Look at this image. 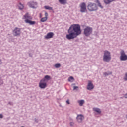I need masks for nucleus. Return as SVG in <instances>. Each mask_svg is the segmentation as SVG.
Instances as JSON below:
<instances>
[{
	"label": "nucleus",
	"instance_id": "nucleus-8",
	"mask_svg": "<svg viewBox=\"0 0 127 127\" xmlns=\"http://www.w3.org/2000/svg\"><path fill=\"white\" fill-rule=\"evenodd\" d=\"M27 4L29 7L33 8L34 9H35V8H37V2L34 1H30V2H28Z\"/></svg>",
	"mask_w": 127,
	"mask_h": 127
},
{
	"label": "nucleus",
	"instance_id": "nucleus-36",
	"mask_svg": "<svg viewBox=\"0 0 127 127\" xmlns=\"http://www.w3.org/2000/svg\"><path fill=\"white\" fill-rule=\"evenodd\" d=\"M29 55L30 57H32V54H29Z\"/></svg>",
	"mask_w": 127,
	"mask_h": 127
},
{
	"label": "nucleus",
	"instance_id": "nucleus-4",
	"mask_svg": "<svg viewBox=\"0 0 127 127\" xmlns=\"http://www.w3.org/2000/svg\"><path fill=\"white\" fill-rule=\"evenodd\" d=\"M93 32V28L92 27L87 26L84 29V34L85 36H90Z\"/></svg>",
	"mask_w": 127,
	"mask_h": 127
},
{
	"label": "nucleus",
	"instance_id": "nucleus-25",
	"mask_svg": "<svg viewBox=\"0 0 127 127\" xmlns=\"http://www.w3.org/2000/svg\"><path fill=\"white\" fill-rule=\"evenodd\" d=\"M124 81H127V72H126L125 74V76H124Z\"/></svg>",
	"mask_w": 127,
	"mask_h": 127
},
{
	"label": "nucleus",
	"instance_id": "nucleus-17",
	"mask_svg": "<svg viewBox=\"0 0 127 127\" xmlns=\"http://www.w3.org/2000/svg\"><path fill=\"white\" fill-rule=\"evenodd\" d=\"M93 111H94V112H96L97 114H101V113H102V112L101 111V109L98 108H94Z\"/></svg>",
	"mask_w": 127,
	"mask_h": 127
},
{
	"label": "nucleus",
	"instance_id": "nucleus-1",
	"mask_svg": "<svg viewBox=\"0 0 127 127\" xmlns=\"http://www.w3.org/2000/svg\"><path fill=\"white\" fill-rule=\"evenodd\" d=\"M67 32L68 34L66 35V38L68 40L74 39L82 33L81 26L78 24H72L69 27Z\"/></svg>",
	"mask_w": 127,
	"mask_h": 127
},
{
	"label": "nucleus",
	"instance_id": "nucleus-28",
	"mask_svg": "<svg viewBox=\"0 0 127 127\" xmlns=\"http://www.w3.org/2000/svg\"><path fill=\"white\" fill-rule=\"evenodd\" d=\"M79 87L78 86H73V90L75 91V90H78L77 89H78Z\"/></svg>",
	"mask_w": 127,
	"mask_h": 127
},
{
	"label": "nucleus",
	"instance_id": "nucleus-30",
	"mask_svg": "<svg viewBox=\"0 0 127 127\" xmlns=\"http://www.w3.org/2000/svg\"><path fill=\"white\" fill-rule=\"evenodd\" d=\"M3 84V81L2 80L0 79V85H2Z\"/></svg>",
	"mask_w": 127,
	"mask_h": 127
},
{
	"label": "nucleus",
	"instance_id": "nucleus-11",
	"mask_svg": "<svg viewBox=\"0 0 127 127\" xmlns=\"http://www.w3.org/2000/svg\"><path fill=\"white\" fill-rule=\"evenodd\" d=\"M53 35H54V33L53 32H49L47 34L46 36H45V39H49L50 38H52L53 37Z\"/></svg>",
	"mask_w": 127,
	"mask_h": 127
},
{
	"label": "nucleus",
	"instance_id": "nucleus-37",
	"mask_svg": "<svg viewBox=\"0 0 127 127\" xmlns=\"http://www.w3.org/2000/svg\"><path fill=\"white\" fill-rule=\"evenodd\" d=\"M1 63H2V62H1V60L0 59V65L1 64Z\"/></svg>",
	"mask_w": 127,
	"mask_h": 127
},
{
	"label": "nucleus",
	"instance_id": "nucleus-22",
	"mask_svg": "<svg viewBox=\"0 0 127 127\" xmlns=\"http://www.w3.org/2000/svg\"><path fill=\"white\" fill-rule=\"evenodd\" d=\"M74 81V77L73 76H70L68 78L69 82H73Z\"/></svg>",
	"mask_w": 127,
	"mask_h": 127
},
{
	"label": "nucleus",
	"instance_id": "nucleus-31",
	"mask_svg": "<svg viewBox=\"0 0 127 127\" xmlns=\"http://www.w3.org/2000/svg\"><path fill=\"white\" fill-rule=\"evenodd\" d=\"M8 105H10V106H12L13 105V103H12V102H9Z\"/></svg>",
	"mask_w": 127,
	"mask_h": 127
},
{
	"label": "nucleus",
	"instance_id": "nucleus-2",
	"mask_svg": "<svg viewBox=\"0 0 127 127\" xmlns=\"http://www.w3.org/2000/svg\"><path fill=\"white\" fill-rule=\"evenodd\" d=\"M112 57H111V53L108 51L105 50L104 52L103 56V60L104 62H110Z\"/></svg>",
	"mask_w": 127,
	"mask_h": 127
},
{
	"label": "nucleus",
	"instance_id": "nucleus-21",
	"mask_svg": "<svg viewBox=\"0 0 127 127\" xmlns=\"http://www.w3.org/2000/svg\"><path fill=\"white\" fill-rule=\"evenodd\" d=\"M46 20H47V17H46L42 18L41 19V22H45V21H46Z\"/></svg>",
	"mask_w": 127,
	"mask_h": 127
},
{
	"label": "nucleus",
	"instance_id": "nucleus-26",
	"mask_svg": "<svg viewBox=\"0 0 127 127\" xmlns=\"http://www.w3.org/2000/svg\"><path fill=\"white\" fill-rule=\"evenodd\" d=\"M104 75L105 76H109V75H112V72H109V73L104 72Z\"/></svg>",
	"mask_w": 127,
	"mask_h": 127
},
{
	"label": "nucleus",
	"instance_id": "nucleus-38",
	"mask_svg": "<svg viewBox=\"0 0 127 127\" xmlns=\"http://www.w3.org/2000/svg\"><path fill=\"white\" fill-rule=\"evenodd\" d=\"M126 119H127V114L126 116Z\"/></svg>",
	"mask_w": 127,
	"mask_h": 127
},
{
	"label": "nucleus",
	"instance_id": "nucleus-12",
	"mask_svg": "<svg viewBox=\"0 0 127 127\" xmlns=\"http://www.w3.org/2000/svg\"><path fill=\"white\" fill-rule=\"evenodd\" d=\"M25 22H26V23H29L30 25H34V24H35V21H31L28 19H26Z\"/></svg>",
	"mask_w": 127,
	"mask_h": 127
},
{
	"label": "nucleus",
	"instance_id": "nucleus-3",
	"mask_svg": "<svg viewBox=\"0 0 127 127\" xmlns=\"http://www.w3.org/2000/svg\"><path fill=\"white\" fill-rule=\"evenodd\" d=\"M89 11H96L98 10V6L95 3L89 2L87 5Z\"/></svg>",
	"mask_w": 127,
	"mask_h": 127
},
{
	"label": "nucleus",
	"instance_id": "nucleus-5",
	"mask_svg": "<svg viewBox=\"0 0 127 127\" xmlns=\"http://www.w3.org/2000/svg\"><path fill=\"white\" fill-rule=\"evenodd\" d=\"M79 7L80 8V11L81 12V13H85V12H87V7L86 6V3H81L79 5Z\"/></svg>",
	"mask_w": 127,
	"mask_h": 127
},
{
	"label": "nucleus",
	"instance_id": "nucleus-13",
	"mask_svg": "<svg viewBox=\"0 0 127 127\" xmlns=\"http://www.w3.org/2000/svg\"><path fill=\"white\" fill-rule=\"evenodd\" d=\"M83 116L82 115H78L76 117V120L78 122V123H81L82 121H83Z\"/></svg>",
	"mask_w": 127,
	"mask_h": 127
},
{
	"label": "nucleus",
	"instance_id": "nucleus-29",
	"mask_svg": "<svg viewBox=\"0 0 127 127\" xmlns=\"http://www.w3.org/2000/svg\"><path fill=\"white\" fill-rule=\"evenodd\" d=\"M74 122H70V126H71V127H73V126H74Z\"/></svg>",
	"mask_w": 127,
	"mask_h": 127
},
{
	"label": "nucleus",
	"instance_id": "nucleus-9",
	"mask_svg": "<svg viewBox=\"0 0 127 127\" xmlns=\"http://www.w3.org/2000/svg\"><path fill=\"white\" fill-rule=\"evenodd\" d=\"M47 84L45 83V79L41 80L39 83V87L41 89H45L46 88Z\"/></svg>",
	"mask_w": 127,
	"mask_h": 127
},
{
	"label": "nucleus",
	"instance_id": "nucleus-14",
	"mask_svg": "<svg viewBox=\"0 0 127 127\" xmlns=\"http://www.w3.org/2000/svg\"><path fill=\"white\" fill-rule=\"evenodd\" d=\"M95 2L96 3H97V6H98V7H100V8H101V9H103V8H104V7L102 6V4H101V2H100V1H99V0H96Z\"/></svg>",
	"mask_w": 127,
	"mask_h": 127
},
{
	"label": "nucleus",
	"instance_id": "nucleus-35",
	"mask_svg": "<svg viewBox=\"0 0 127 127\" xmlns=\"http://www.w3.org/2000/svg\"><path fill=\"white\" fill-rule=\"evenodd\" d=\"M124 98H125V99H127V93H126V94H125V95H124Z\"/></svg>",
	"mask_w": 127,
	"mask_h": 127
},
{
	"label": "nucleus",
	"instance_id": "nucleus-15",
	"mask_svg": "<svg viewBox=\"0 0 127 127\" xmlns=\"http://www.w3.org/2000/svg\"><path fill=\"white\" fill-rule=\"evenodd\" d=\"M116 0H103V1L105 4H110V3L115 1Z\"/></svg>",
	"mask_w": 127,
	"mask_h": 127
},
{
	"label": "nucleus",
	"instance_id": "nucleus-16",
	"mask_svg": "<svg viewBox=\"0 0 127 127\" xmlns=\"http://www.w3.org/2000/svg\"><path fill=\"white\" fill-rule=\"evenodd\" d=\"M59 2L61 4H63L64 5L67 3V0H59Z\"/></svg>",
	"mask_w": 127,
	"mask_h": 127
},
{
	"label": "nucleus",
	"instance_id": "nucleus-24",
	"mask_svg": "<svg viewBox=\"0 0 127 127\" xmlns=\"http://www.w3.org/2000/svg\"><path fill=\"white\" fill-rule=\"evenodd\" d=\"M61 65L59 63L56 64L55 65V67L56 68H59L60 67H61Z\"/></svg>",
	"mask_w": 127,
	"mask_h": 127
},
{
	"label": "nucleus",
	"instance_id": "nucleus-20",
	"mask_svg": "<svg viewBox=\"0 0 127 127\" xmlns=\"http://www.w3.org/2000/svg\"><path fill=\"white\" fill-rule=\"evenodd\" d=\"M44 8H45V9H47L48 10H53L52 7L49 6H45Z\"/></svg>",
	"mask_w": 127,
	"mask_h": 127
},
{
	"label": "nucleus",
	"instance_id": "nucleus-33",
	"mask_svg": "<svg viewBox=\"0 0 127 127\" xmlns=\"http://www.w3.org/2000/svg\"><path fill=\"white\" fill-rule=\"evenodd\" d=\"M3 118V115L2 114H0V119H2Z\"/></svg>",
	"mask_w": 127,
	"mask_h": 127
},
{
	"label": "nucleus",
	"instance_id": "nucleus-34",
	"mask_svg": "<svg viewBox=\"0 0 127 127\" xmlns=\"http://www.w3.org/2000/svg\"><path fill=\"white\" fill-rule=\"evenodd\" d=\"M66 102L67 104V105H70V102L69 101V100H67Z\"/></svg>",
	"mask_w": 127,
	"mask_h": 127
},
{
	"label": "nucleus",
	"instance_id": "nucleus-23",
	"mask_svg": "<svg viewBox=\"0 0 127 127\" xmlns=\"http://www.w3.org/2000/svg\"><path fill=\"white\" fill-rule=\"evenodd\" d=\"M44 79H45V80L46 79V80L48 81V80H50V76H49V75H46V76H45V78Z\"/></svg>",
	"mask_w": 127,
	"mask_h": 127
},
{
	"label": "nucleus",
	"instance_id": "nucleus-32",
	"mask_svg": "<svg viewBox=\"0 0 127 127\" xmlns=\"http://www.w3.org/2000/svg\"><path fill=\"white\" fill-rule=\"evenodd\" d=\"M45 17H47V16H48V13H47V12H45Z\"/></svg>",
	"mask_w": 127,
	"mask_h": 127
},
{
	"label": "nucleus",
	"instance_id": "nucleus-10",
	"mask_svg": "<svg viewBox=\"0 0 127 127\" xmlns=\"http://www.w3.org/2000/svg\"><path fill=\"white\" fill-rule=\"evenodd\" d=\"M94 89V85L92 83L91 81H88V83L87 86V89L89 90V91H91Z\"/></svg>",
	"mask_w": 127,
	"mask_h": 127
},
{
	"label": "nucleus",
	"instance_id": "nucleus-19",
	"mask_svg": "<svg viewBox=\"0 0 127 127\" xmlns=\"http://www.w3.org/2000/svg\"><path fill=\"white\" fill-rule=\"evenodd\" d=\"M19 9H20V10H22V9L24 8V5H23L21 3H19Z\"/></svg>",
	"mask_w": 127,
	"mask_h": 127
},
{
	"label": "nucleus",
	"instance_id": "nucleus-7",
	"mask_svg": "<svg viewBox=\"0 0 127 127\" xmlns=\"http://www.w3.org/2000/svg\"><path fill=\"white\" fill-rule=\"evenodd\" d=\"M120 59L121 61H126L127 60V55H126L124 50L120 52Z\"/></svg>",
	"mask_w": 127,
	"mask_h": 127
},
{
	"label": "nucleus",
	"instance_id": "nucleus-6",
	"mask_svg": "<svg viewBox=\"0 0 127 127\" xmlns=\"http://www.w3.org/2000/svg\"><path fill=\"white\" fill-rule=\"evenodd\" d=\"M21 34V29L20 28L16 27L13 30V35L14 36H19Z\"/></svg>",
	"mask_w": 127,
	"mask_h": 127
},
{
	"label": "nucleus",
	"instance_id": "nucleus-27",
	"mask_svg": "<svg viewBox=\"0 0 127 127\" xmlns=\"http://www.w3.org/2000/svg\"><path fill=\"white\" fill-rule=\"evenodd\" d=\"M24 17L27 19V18H29V17L28 16V15H27V14H26L24 16Z\"/></svg>",
	"mask_w": 127,
	"mask_h": 127
},
{
	"label": "nucleus",
	"instance_id": "nucleus-18",
	"mask_svg": "<svg viewBox=\"0 0 127 127\" xmlns=\"http://www.w3.org/2000/svg\"><path fill=\"white\" fill-rule=\"evenodd\" d=\"M78 103L79 104V106L81 107L84 105V103H85V100H80L78 101Z\"/></svg>",
	"mask_w": 127,
	"mask_h": 127
}]
</instances>
